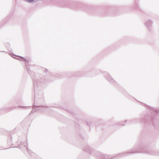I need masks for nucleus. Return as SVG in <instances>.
Listing matches in <instances>:
<instances>
[{
	"label": "nucleus",
	"instance_id": "nucleus-1",
	"mask_svg": "<svg viewBox=\"0 0 159 159\" xmlns=\"http://www.w3.org/2000/svg\"><path fill=\"white\" fill-rule=\"evenodd\" d=\"M26 1L28 2H32L33 1V0H25Z\"/></svg>",
	"mask_w": 159,
	"mask_h": 159
}]
</instances>
